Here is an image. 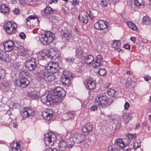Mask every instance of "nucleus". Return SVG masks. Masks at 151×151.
<instances>
[{"instance_id": "nucleus-9", "label": "nucleus", "mask_w": 151, "mask_h": 151, "mask_svg": "<svg viewBox=\"0 0 151 151\" xmlns=\"http://www.w3.org/2000/svg\"><path fill=\"white\" fill-rule=\"evenodd\" d=\"M29 83V81L26 78L22 77L19 79H17L15 82V83L19 86H22L23 88L26 87Z\"/></svg>"}, {"instance_id": "nucleus-13", "label": "nucleus", "mask_w": 151, "mask_h": 151, "mask_svg": "<svg viewBox=\"0 0 151 151\" xmlns=\"http://www.w3.org/2000/svg\"><path fill=\"white\" fill-rule=\"evenodd\" d=\"M35 60V59L32 58L30 61H27L26 63L25 66L29 70L31 71L34 70L36 67Z\"/></svg>"}, {"instance_id": "nucleus-57", "label": "nucleus", "mask_w": 151, "mask_h": 151, "mask_svg": "<svg viewBox=\"0 0 151 151\" xmlns=\"http://www.w3.org/2000/svg\"><path fill=\"white\" fill-rule=\"evenodd\" d=\"M130 40L134 43L136 40V38L135 37H131Z\"/></svg>"}, {"instance_id": "nucleus-43", "label": "nucleus", "mask_w": 151, "mask_h": 151, "mask_svg": "<svg viewBox=\"0 0 151 151\" xmlns=\"http://www.w3.org/2000/svg\"><path fill=\"white\" fill-rule=\"evenodd\" d=\"M5 75V71L4 69L0 68V79L4 78Z\"/></svg>"}, {"instance_id": "nucleus-61", "label": "nucleus", "mask_w": 151, "mask_h": 151, "mask_svg": "<svg viewBox=\"0 0 151 151\" xmlns=\"http://www.w3.org/2000/svg\"><path fill=\"white\" fill-rule=\"evenodd\" d=\"M140 125L139 123L137 124L136 125V127L134 128V129H138L140 127Z\"/></svg>"}, {"instance_id": "nucleus-4", "label": "nucleus", "mask_w": 151, "mask_h": 151, "mask_svg": "<svg viewBox=\"0 0 151 151\" xmlns=\"http://www.w3.org/2000/svg\"><path fill=\"white\" fill-rule=\"evenodd\" d=\"M94 60L93 56L91 55H89L85 58V61L87 64H91L92 62L93 66L94 68H99L102 65L101 63L102 61V57L100 55H98L96 57V60L93 62Z\"/></svg>"}, {"instance_id": "nucleus-41", "label": "nucleus", "mask_w": 151, "mask_h": 151, "mask_svg": "<svg viewBox=\"0 0 151 151\" xmlns=\"http://www.w3.org/2000/svg\"><path fill=\"white\" fill-rule=\"evenodd\" d=\"M63 74L65 76V77L62 78L61 81L62 82V84L64 86V85L65 82V81H66L67 79V76L68 74H67L66 72H64L63 73Z\"/></svg>"}, {"instance_id": "nucleus-44", "label": "nucleus", "mask_w": 151, "mask_h": 151, "mask_svg": "<svg viewBox=\"0 0 151 151\" xmlns=\"http://www.w3.org/2000/svg\"><path fill=\"white\" fill-rule=\"evenodd\" d=\"M65 60L68 63H73L75 58L72 57H69L65 58Z\"/></svg>"}, {"instance_id": "nucleus-20", "label": "nucleus", "mask_w": 151, "mask_h": 151, "mask_svg": "<svg viewBox=\"0 0 151 151\" xmlns=\"http://www.w3.org/2000/svg\"><path fill=\"white\" fill-rule=\"evenodd\" d=\"M121 42L119 40H114V46H117L114 47V50L119 52L122 53L123 51L119 48Z\"/></svg>"}, {"instance_id": "nucleus-37", "label": "nucleus", "mask_w": 151, "mask_h": 151, "mask_svg": "<svg viewBox=\"0 0 151 151\" xmlns=\"http://www.w3.org/2000/svg\"><path fill=\"white\" fill-rule=\"evenodd\" d=\"M141 146V142L140 140H139L135 142L134 143L133 148L136 150Z\"/></svg>"}, {"instance_id": "nucleus-53", "label": "nucleus", "mask_w": 151, "mask_h": 151, "mask_svg": "<svg viewBox=\"0 0 151 151\" xmlns=\"http://www.w3.org/2000/svg\"><path fill=\"white\" fill-rule=\"evenodd\" d=\"M35 18V16L32 15L30 16L26 19L27 22L29 21V20L31 19H34Z\"/></svg>"}, {"instance_id": "nucleus-28", "label": "nucleus", "mask_w": 151, "mask_h": 151, "mask_svg": "<svg viewBox=\"0 0 151 151\" xmlns=\"http://www.w3.org/2000/svg\"><path fill=\"white\" fill-rule=\"evenodd\" d=\"M13 144L15 147H11V149L12 151H21L20 148V145L19 144L18 142H14Z\"/></svg>"}, {"instance_id": "nucleus-11", "label": "nucleus", "mask_w": 151, "mask_h": 151, "mask_svg": "<svg viewBox=\"0 0 151 151\" xmlns=\"http://www.w3.org/2000/svg\"><path fill=\"white\" fill-rule=\"evenodd\" d=\"M108 26V24L107 22L100 20L96 22L94 24L95 29L100 30H103L106 28Z\"/></svg>"}, {"instance_id": "nucleus-5", "label": "nucleus", "mask_w": 151, "mask_h": 151, "mask_svg": "<svg viewBox=\"0 0 151 151\" xmlns=\"http://www.w3.org/2000/svg\"><path fill=\"white\" fill-rule=\"evenodd\" d=\"M65 95V91L64 89L60 87H57L54 90L53 94L54 102H59L61 101L62 98Z\"/></svg>"}, {"instance_id": "nucleus-39", "label": "nucleus", "mask_w": 151, "mask_h": 151, "mask_svg": "<svg viewBox=\"0 0 151 151\" xmlns=\"http://www.w3.org/2000/svg\"><path fill=\"white\" fill-rule=\"evenodd\" d=\"M20 75H21V78H26L29 76V73L26 71L22 70L20 72Z\"/></svg>"}, {"instance_id": "nucleus-62", "label": "nucleus", "mask_w": 151, "mask_h": 151, "mask_svg": "<svg viewBox=\"0 0 151 151\" xmlns=\"http://www.w3.org/2000/svg\"><path fill=\"white\" fill-rule=\"evenodd\" d=\"M150 77L149 76H145L144 77V78L145 81H148L150 78Z\"/></svg>"}, {"instance_id": "nucleus-50", "label": "nucleus", "mask_w": 151, "mask_h": 151, "mask_svg": "<svg viewBox=\"0 0 151 151\" xmlns=\"http://www.w3.org/2000/svg\"><path fill=\"white\" fill-rule=\"evenodd\" d=\"M95 104V105L93 106L91 108V109L92 111H94L97 110L98 109L97 106H98V105H96Z\"/></svg>"}, {"instance_id": "nucleus-34", "label": "nucleus", "mask_w": 151, "mask_h": 151, "mask_svg": "<svg viewBox=\"0 0 151 151\" xmlns=\"http://www.w3.org/2000/svg\"><path fill=\"white\" fill-rule=\"evenodd\" d=\"M83 50L81 48L77 49L76 51V55L79 58H81L83 54Z\"/></svg>"}, {"instance_id": "nucleus-45", "label": "nucleus", "mask_w": 151, "mask_h": 151, "mask_svg": "<svg viewBox=\"0 0 151 151\" xmlns=\"http://www.w3.org/2000/svg\"><path fill=\"white\" fill-rule=\"evenodd\" d=\"M101 6L104 8L107 6V3L106 0H102L101 2Z\"/></svg>"}, {"instance_id": "nucleus-18", "label": "nucleus", "mask_w": 151, "mask_h": 151, "mask_svg": "<svg viewBox=\"0 0 151 151\" xmlns=\"http://www.w3.org/2000/svg\"><path fill=\"white\" fill-rule=\"evenodd\" d=\"M54 73L49 72L44 80L46 82H51L55 78V76L53 74Z\"/></svg>"}, {"instance_id": "nucleus-27", "label": "nucleus", "mask_w": 151, "mask_h": 151, "mask_svg": "<svg viewBox=\"0 0 151 151\" xmlns=\"http://www.w3.org/2000/svg\"><path fill=\"white\" fill-rule=\"evenodd\" d=\"M127 25L129 28L135 31L137 30V27L134 23L131 21H128L127 22Z\"/></svg>"}, {"instance_id": "nucleus-38", "label": "nucleus", "mask_w": 151, "mask_h": 151, "mask_svg": "<svg viewBox=\"0 0 151 151\" xmlns=\"http://www.w3.org/2000/svg\"><path fill=\"white\" fill-rule=\"evenodd\" d=\"M10 65L13 68L17 69H18L20 66V65L19 63L15 62H13L11 63Z\"/></svg>"}, {"instance_id": "nucleus-32", "label": "nucleus", "mask_w": 151, "mask_h": 151, "mask_svg": "<svg viewBox=\"0 0 151 151\" xmlns=\"http://www.w3.org/2000/svg\"><path fill=\"white\" fill-rule=\"evenodd\" d=\"M142 23L145 25H147L150 24L151 22L148 17L146 16L143 17Z\"/></svg>"}, {"instance_id": "nucleus-58", "label": "nucleus", "mask_w": 151, "mask_h": 151, "mask_svg": "<svg viewBox=\"0 0 151 151\" xmlns=\"http://www.w3.org/2000/svg\"><path fill=\"white\" fill-rule=\"evenodd\" d=\"M74 143L73 142L71 143V144H67V146L68 148H71L73 147V145Z\"/></svg>"}, {"instance_id": "nucleus-59", "label": "nucleus", "mask_w": 151, "mask_h": 151, "mask_svg": "<svg viewBox=\"0 0 151 151\" xmlns=\"http://www.w3.org/2000/svg\"><path fill=\"white\" fill-rule=\"evenodd\" d=\"M78 3L77 0H74L73 2V4L75 6H76L78 4Z\"/></svg>"}, {"instance_id": "nucleus-36", "label": "nucleus", "mask_w": 151, "mask_h": 151, "mask_svg": "<svg viewBox=\"0 0 151 151\" xmlns=\"http://www.w3.org/2000/svg\"><path fill=\"white\" fill-rule=\"evenodd\" d=\"M44 11L46 14H49L52 13L54 11L50 7H47L45 9Z\"/></svg>"}, {"instance_id": "nucleus-40", "label": "nucleus", "mask_w": 151, "mask_h": 151, "mask_svg": "<svg viewBox=\"0 0 151 151\" xmlns=\"http://www.w3.org/2000/svg\"><path fill=\"white\" fill-rule=\"evenodd\" d=\"M98 73L101 76H104L106 73V71L104 69H100Z\"/></svg>"}, {"instance_id": "nucleus-49", "label": "nucleus", "mask_w": 151, "mask_h": 151, "mask_svg": "<svg viewBox=\"0 0 151 151\" xmlns=\"http://www.w3.org/2000/svg\"><path fill=\"white\" fill-rule=\"evenodd\" d=\"M12 12L14 14L17 15L19 13V11L18 9L15 8L12 10Z\"/></svg>"}, {"instance_id": "nucleus-47", "label": "nucleus", "mask_w": 151, "mask_h": 151, "mask_svg": "<svg viewBox=\"0 0 151 151\" xmlns=\"http://www.w3.org/2000/svg\"><path fill=\"white\" fill-rule=\"evenodd\" d=\"M63 36L67 40L68 39L71 37V35L69 33H65L63 35Z\"/></svg>"}, {"instance_id": "nucleus-16", "label": "nucleus", "mask_w": 151, "mask_h": 151, "mask_svg": "<svg viewBox=\"0 0 151 151\" xmlns=\"http://www.w3.org/2000/svg\"><path fill=\"white\" fill-rule=\"evenodd\" d=\"M46 52H48V54H46L45 55L42 53V58H49L50 59H55L56 57V52L55 50H50L49 51H46Z\"/></svg>"}, {"instance_id": "nucleus-55", "label": "nucleus", "mask_w": 151, "mask_h": 151, "mask_svg": "<svg viewBox=\"0 0 151 151\" xmlns=\"http://www.w3.org/2000/svg\"><path fill=\"white\" fill-rule=\"evenodd\" d=\"M123 47L126 49H130V46L128 44L124 45Z\"/></svg>"}, {"instance_id": "nucleus-56", "label": "nucleus", "mask_w": 151, "mask_h": 151, "mask_svg": "<svg viewBox=\"0 0 151 151\" xmlns=\"http://www.w3.org/2000/svg\"><path fill=\"white\" fill-rule=\"evenodd\" d=\"M120 124L119 123H118L116 125V129L118 130L120 128Z\"/></svg>"}, {"instance_id": "nucleus-46", "label": "nucleus", "mask_w": 151, "mask_h": 151, "mask_svg": "<svg viewBox=\"0 0 151 151\" xmlns=\"http://www.w3.org/2000/svg\"><path fill=\"white\" fill-rule=\"evenodd\" d=\"M87 12L89 18L91 19H92L93 18L94 16L93 14L92 13V12L91 11L89 10L87 11Z\"/></svg>"}, {"instance_id": "nucleus-29", "label": "nucleus", "mask_w": 151, "mask_h": 151, "mask_svg": "<svg viewBox=\"0 0 151 151\" xmlns=\"http://www.w3.org/2000/svg\"><path fill=\"white\" fill-rule=\"evenodd\" d=\"M1 12L3 13H6L8 12L9 8L8 7L4 4H2L0 8Z\"/></svg>"}, {"instance_id": "nucleus-2", "label": "nucleus", "mask_w": 151, "mask_h": 151, "mask_svg": "<svg viewBox=\"0 0 151 151\" xmlns=\"http://www.w3.org/2000/svg\"><path fill=\"white\" fill-rule=\"evenodd\" d=\"M55 37V34L50 31L45 32L44 34L39 35L40 41L43 45H49L51 43Z\"/></svg>"}, {"instance_id": "nucleus-63", "label": "nucleus", "mask_w": 151, "mask_h": 151, "mask_svg": "<svg viewBox=\"0 0 151 151\" xmlns=\"http://www.w3.org/2000/svg\"><path fill=\"white\" fill-rule=\"evenodd\" d=\"M18 126V124L17 123H14L13 126V127L14 128H17Z\"/></svg>"}, {"instance_id": "nucleus-8", "label": "nucleus", "mask_w": 151, "mask_h": 151, "mask_svg": "<svg viewBox=\"0 0 151 151\" xmlns=\"http://www.w3.org/2000/svg\"><path fill=\"white\" fill-rule=\"evenodd\" d=\"M53 98H54L53 96H52V95H48L47 96L44 95L41 97V100L44 104L49 106L51 103H55V102H54Z\"/></svg>"}, {"instance_id": "nucleus-52", "label": "nucleus", "mask_w": 151, "mask_h": 151, "mask_svg": "<svg viewBox=\"0 0 151 151\" xmlns=\"http://www.w3.org/2000/svg\"><path fill=\"white\" fill-rule=\"evenodd\" d=\"M45 151H58V150L56 148H49L46 149Z\"/></svg>"}, {"instance_id": "nucleus-10", "label": "nucleus", "mask_w": 151, "mask_h": 151, "mask_svg": "<svg viewBox=\"0 0 151 151\" xmlns=\"http://www.w3.org/2000/svg\"><path fill=\"white\" fill-rule=\"evenodd\" d=\"M21 115L23 119L34 115V110L29 107H26L23 109L21 113Z\"/></svg>"}, {"instance_id": "nucleus-60", "label": "nucleus", "mask_w": 151, "mask_h": 151, "mask_svg": "<svg viewBox=\"0 0 151 151\" xmlns=\"http://www.w3.org/2000/svg\"><path fill=\"white\" fill-rule=\"evenodd\" d=\"M87 103L86 102H84L83 104H82L81 106L82 107L85 108L86 106Z\"/></svg>"}, {"instance_id": "nucleus-33", "label": "nucleus", "mask_w": 151, "mask_h": 151, "mask_svg": "<svg viewBox=\"0 0 151 151\" xmlns=\"http://www.w3.org/2000/svg\"><path fill=\"white\" fill-rule=\"evenodd\" d=\"M108 95L109 96L110 99H112L113 97V89L109 88L107 90Z\"/></svg>"}, {"instance_id": "nucleus-19", "label": "nucleus", "mask_w": 151, "mask_h": 151, "mask_svg": "<svg viewBox=\"0 0 151 151\" xmlns=\"http://www.w3.org/2000/svg\"><path fill=\"white\" fill-rule=\"evenodd\" d=\"M122 118L123 119V122L125 124H127L131 119L132 116L130 114L126 113L123 114Z\"/></svg>"}, {"instance_id": "nucleus-25", "label": "nucleus", "mask_w": 151, "mask_h": 151, "mask_svg": "<svg viewBox=\"0 0 151 151\" xmlns=\"http://www.w3.org/2000/svg\"><path fill=\"white\" fill-rule=\"evenodd\" d=\"M74 113L73 112H70L65 114L63 115V118L66 117L67 118H65V120L72 119L74 116Z\"/></svg>"}, {"instance_id": "nucleus-24", "label": "nucleus", "mask_w": 151, "mask_h": 151, "mask_svg": "<svg viewBox=\"0 0 151 151\" xmlns=\"http://www.w3.org/2000/svg\"><path fill=\"white\" fill-rule=\"evenodd\" d=\"M87 85L89 89H93L96 87V83L91 80H89L87 83Z\"/></svg>"}, {"instance_id": "nucleus-17", "label": "nucleus", "mask_w": 151, "mask_h": 151, "mask_svg": "<svg viewBox=\"0 0 151 151\" xmlns=\"http://www.w3.org/2000/svg\"><path fill=\"white\" fill-rule=\"evenodd\" d=\"M93 125L90 123H87L84 126L82 127V132L84 133H88L92 131Z\"/></svg>"}, {"instance_id": "nucleus-14", "label": "nucleus", "mask_w": 151, "mask_h": 151, "mask_svg": "<svg viewBox=\"0 0 151 151\" xmlns=\"http://www.w3.org/2000/svg\"><path fill=\"white\" fill-rule=\"evenodd\" d=\"M42 114L44 118L47 120H50L53 117L52 110L50 109H45Z\"/></svg>"}, {"instance_id": "nucleus-12", "label": "nucleus", "mask_w": 151, "mask_h": 151, "mask_svg": "<svg viewBox=\"0 0 151 151\" xmlns=\"http://www.w3.org/2000/svg\"><path fill=\"white\" fill-rule=\"evenodd\" d=\"M86 139L85 135L83 134H76L73 138V142L76 143H80Z\"/></svg>"}, {"instance_id": "nucleus-6", "label": "nucleus", "mask_w": 151, "mask_h": 151, "mask_svg": "<svg viewBox=\"0 0 151 151\" xmlns=\"http://www.w3.org/2000/svg\"><path fill=\"white\" fill-rule=\"evenodd\" d=\"M44 140L45 145L48 146L53 145L57 139L55 134L52 133L45 135Z\"/></svg>"}, {"instance_id": "nucleus-54", "label": "nucleus", "mask_w": 151, "mask_h": 151, "mask_svg": "<svg viewBox=\"0 0 151 151\" xmlns=\"http://www.w3.org/2000/svg\"><path fill=\"white\" fill-rule=\"evenodd\" d=\"M129 107V104L128 102H126L125 103L124 105V107L125 109L127 110L128 109Z\"/></svg>"}, {"instance_id": "nucleus-21", "label": "nucleus", "mask_w": 151, "mask_h": 151, "mask_svg": "<svg viewBox=\"0 0 151 151\" xmlns=\"http://www.w3.org/2000/svg\"><path fill=\"white\" fill-rule=\"evenodd\" d=\"M58 145L60 150L63 151L67 148V143L63 140H60L58 143Z\"/></svg>"}, {"instance_id": "nucleus-48", "label": "nucleus", "mask_w": 151, "mask_h": 151, "mask_svg": "<svg viewBox=\"0 0 151 151\" xmlns=\"http://www.w3.org/2000/svg\"><path fill=\"white\" fill-rule=\"evenodd\" d=\"M10 59L9 56L7 55H5L4 56H3L2 60L6 62H8L10 60Z\"/></svg>"}, {"instance_id": "nucleus-64", "label": "nucleus", "mask_w": 151, "mask_h": 151, "mask_svg": "<svg viewBox=\"0 0 151 151\" xmlns=\"http://www.w3.org/2000/svg\"><path fill=\"white\" fill-rule=\"evenodd\" d=\"M109 150L107 151H112L113 150V148L112 146H109L108 147Z\"/></svg>"}, {"instance_id": "nucleus-3", "label": "nucleus", "mask_w": 151, "mask_h": 151, "mask_svg": "<svg viewBox=\"0 0 151 151\" xmlns=\"http://www.w3.org/2000/svg\"><path fill=\"white\" fill-rule=\"evenodd\" d=\"M97 97L98 99H96L95 104L99 106L100 109L105 108L106 106L110 105L113 102V100L108 101L106 95L105 93L98 95Z\"/></svg>"}, {"instance_id": "nucleus-7", "label": "nucleus", "mask_w": 151, "mask_h": 151, "mask_svg": "<svg viewBox=\"0 0 151 151\" xmlns=\"http://www.w3.org/2000/svg\"><path fill=\"white\" fill-rule=\"evenodd\" d=\"M17 27V25L16 23L13 24L10 22L5 23L4 25V29L5 31L9 34L14 33Z\"/></svg>"}, {"instance_id": "nucleus-26", "label": "nucleus", "mask_w": 151, "mask_h": 151, "mask_svg": "<svg viewBox=\"0 0 151 151\" xmlns=\"http://www.w3.org/2000/svg\"><path fill=\"white\" fill-rule=\"evenodd\" d=\"M79 20L85 23H87L88 22V17L86 15H81L79 14L78 17Z\"/></svg>"}, {"instance_id": "nucleus-23", "label": "nucleus", "mask_w": 151, "mask_h": 151, "mask_svg": "<svg viewBox=\"0 0 151 151\" xmlns=\"http://www.w3.org/2000/svg\"><path fill=\"white\" fill-rule=\"evenodd\" d=\"M137 137V134H132L129 133L127 135V137L128 139L126 143L127 145H129L131 142V140L132 139H135Z\"/></svg>"}, {"instance_id": "nucleus-35", "label": "nucleus", "mask_w": 151, "mask_h": 151, "mask_svg": "<svg viewBox=\"0 0 151 151\" xmlns=\"http://www.w3.org/2000/svg\"><path fill=\"white\" fill-rule=\"evenodd\" d=\"M134 4L136 6H143L144 4L143 0H135Z\"/></svg>"}, {"instance_id": "nucleus-15", "label": "nucleus", "mask_w": 151, "mask_h": 151, "mask_svg": "<svg viewBox=\"0 0 151 151\" xmlns=\"http://www.w3.org/2000/svg\"><path fill=\"white\" fill-rule=\"evenodd\" d=\"M30 96L32 98L35 99H38L40 96V89L38 88H32V91L30 92Z\"/></svg>"}, {"instance_id": "nucleus-22", "label": "nucleus", "mask_w": 151, "mask_h": 151, "mask_svg": "<svg viewBox=\"0 0 151 151\" xmlns=\"http://www.w3.org/2000/svg\"><path fill=\"white\" fill-rule=\"evenodd\" d=\"M115 144L118 145L122 149L124 148L125 146L124 142H123L121 139L118 138L115 141Z\"/></svg>"}, {"instance_id": "nucleus-1", "label": "nucleus", "mask_w": 151, "mask_h": 151, "mask_svg": "<svg viewBox=\"0 0 151 151\" xmlns=\"http://www.w3.org/2000/svg\"><path fill=\"white\" fill-rule=\"evenodd\" d=\"M60 69L58 64L56 63L49 62L46 68L41 70L37 73V77L41 80H44L49 72L57 73Z\"/></svg>"}, {"instance_id": "nucleus-30", "label": "nucleus", "mask_w": 151, "mask_h": 151, "mask_svg": "<svg viewBox=\"0 0 151 151\" xmlns=\"http://www.w3.org/2000/svg\"><path fill=\"white\" fill-rule=\"evenodd\" d=\"M17 42H13V41L12 40H9L8 41H7L5 43V44H7L8 45H9L10 46V47L11 48V49H13L14 47H15L18 48L19 46H17L16 45V44Z\"/></svg>"}, {"instance_id": "nucleus-51", "label": "nucleus", "mask_w": 151, "mask_h": 151, "mask_svg": "<svg viewBox=\"0 0 151 151\" xmlns=\"http://www.w3.org/2000/svg\"><path fill=\"white\" fill-rule=\"evenodd\" d=\"M19 36L22 39H24L26 38V36L25 34L23 32H21L19 34Z\"/></svg>"}, {"instance_id": "nucleus-31", "label": "nucleus", "mask_w": 151, "mask_h": 151, "mask_svg": "<svg viewBox=\"0 0 151 151\" xmlns=\"http://www.w3.org/2000/svg\"><path fill=\"white\" fill-rule=\"evenodd\" d=\"M68 75L67 76V79L65 81V83L64 86H68L70 84V78L72 77V75L71 73L70 72H68Z\"/></svg>"}, {"instance_id": "nucleus-42", "label": "nucleus", "mask_w": 151, "mask_h": 151, "mask_svg": "<svg viewBox=\"0 0 151 151\" xmlns=\"http://www.w3.org/2000/svg\"><path fill=\"white\" fill-rule=\"evenodd\" d=\"M3 46H4V49L7 52L13 49H11L10 46H9V45H8L7 44L4 43L3 45Z\"/></svg>"}]
</instances>
